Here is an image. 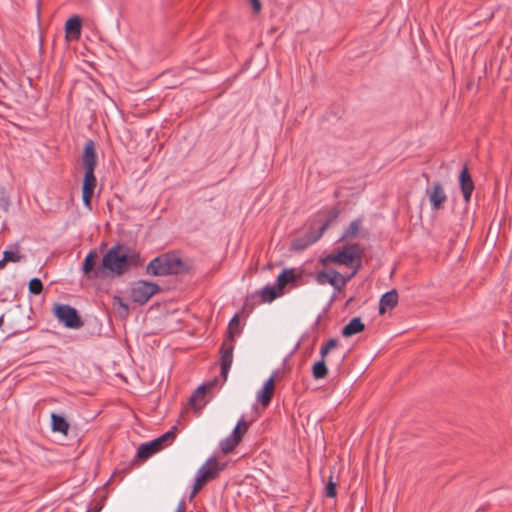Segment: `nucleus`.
Returning a JSON list of instances; mask_svg holds the SVG:
<instances>
[{
  "instance_id": "f257e3e1",
  "label": "nucleus",
  "mask_w": 512,
  "mask_h": 512,
  "mask_svg": "<svg viewBox=\"0 0 512 512\" xmlns=\"http://www.w3.org/2000/svg\"><path fill=\"white\" fill-rule=\"evenodd\" d=\"M139 260L138 253L125 245L116 244L102 258L103 276L120 277L130 271L132 267H137Z\"/></svg>"
},
{
  "instance_id": "f03ea898",
  "label": "nucleus",
  "mask_w": 512,
  "mask_h": 512,
  "mask_svg": "<svg viewBox=\"0 0 512 512\" xmlns=\"http://www.w3.org/2000/svg\"><path fill=\"white\" fill-rule=\"evenodd\" d=\"M339 216V210L337 208H330L327 210L320 211L314 222L318 224L317 231L312 229L305 233L303 236L295 237L291 242V248L295 251H303L310 245L318 241L324 234L326 229L333 223Z\"/></svg>"
},
{
  "instance_id": "7ed1b4c3",
  "label": "nucleus",
  "mask_w": 512,
  "mask_h": 512,
  "mask_svg": "<svg viewBox=\"0 0 512 512\" xmlns=\"http://www.w3.org/2000/svg\"><path fill=\"white\" fill-rule=\"evenodd\" d=\"M187 270V265L173 252L155 257L146 266V273L152 276L177 275Z\"/></svg>"
},
{
  "instance_id": "20e7f679",
  "label": "nucleus",
  "mask_w": 512,
  "mask_h": 512,
  "mask_svg": "<svg viewBox=\"0 0 512 512\" xmlns=\"http://www.w3.org/2000/svg\"><path fill=\"white\" fill-rule=\"evenodd\" d=\"M239 319L238 316L235 315L228 325L227 336L225 337L221 347H220V366H221V376L224 381L227 380L229 370L233 361V351H234V337L235 335L240 334L239 329Z\"/></svg>"
},
{
  "instance_id": "39448f33",
  "label": "nucleus",
  "mask_w": 512,
  "mask_h": 512,
  "mask_svg": "<svg viewBox=\"0 0 512 512\" xmlns=\"http://www.w3.org/2000/svg\"><path fill=\"white\" fill-rule=\"evenodd\" d=\"M53 312L58 321L69 329H79L84 325L78 311L68 304H56Z\"/></svg>"
},
{
  "instance_id": "423d86ee",
  "label": "nucleus",
  "mask_w": 512,
  "mask_h": 512,
  "mask_svg": "<svg viewBox=\"0 0 512 512\" xmlns=\"http://www.w3.org/2000/svg\"><path fill=\"white\" fill-rule=\"evenodd\" d=\"M160 291L158 284L145 280H138L131 284V300L138 304H145L152 296Z\"/></svg>"
},
{
  "instance_id": "0eeeda50",
  "label": "nucleus",
  "mask_w": 512,
  "mask_h": 512,
  "mask_svg": "<svg viewBox=\"0 0 512 512\" xmlns=\"http://www.w3.org/2000/svg\"><path fill=\"white\" fill-rule=\"evenodd\" d=\"M425 194L428 197L432 211L444 209L448 197L443 185L439 181H435L429 185L425 190Z\"/></svg>"
},
{
  "instance_id": "6e6552de",
  "label": "nucleus",
  "mask_w": 512,
  "mask_h": 512,
  "mask_svg": "<svg viewBox=\"0 0 512 512\" xmlns=\"http://www.w3.org/2000/svg\"><path fill=\"white\" fill-rule=\"evenodd\" d=\"M337 252L340 265L351 266L354 262H357L358 267H360L363 250L358 244L345 245Z\"/></svg>"
},
{
  "instance_id": "1a4fd4ad",
  "label": "nucleus",
  "mask_w": 512,
  "mask_h": 512,
  "mask_svg": "<svg viewBox=\"0 0 512 512\" xmlns=\"http://www.w3.org/2000/svg\"><path fill=\"white\" fill-rule=\"evenodd\" d=\"M98 258V253L95 249L90 250L88 254L85 256L82 263V271L83 274L88 279H97L102 278L103 269L101 268V263L99 265L96 264Z\"/></svg>"
},
{
  "instance_id": "9d476101",
  "label": "nucleus",
  "mask_w": 512,
  "mask_h": 512,
  "mask_svg": "<svg viewBox=\"0 0 512 512\" xmlns=\"http://www.w3.org/2000/svg\"><path fill=\"white\" fill-rule=\"evenodd\" d=\"M97 186V179L94 172H85L82 182V200L83 204L89 210L92 209V198L95 188Z\"/></svg>"
},
{
  "instance_id": "9b49d317",
  "label": "nucleus",
  "mask_w": 512,
  "mask_h": 512,
  "mask_svg": "<svg viewBox=\"0 0 512 512\" xmlns=\"http://www.w3.org/2000/svg\"><path fill=\"white\" fill-rule=\"evenodd\" d=\"M97 165V154L95 148V142L91 139L87 140L84 145L82 154V166L85 172H95Z\"/></svg>"
},
{
  "instance_id": "f8f14e48",
  "label": "nucleus",
  "mask_w": 512,
  "mask_h": 512,
  "mask_svg": "<svg viewBox=\"0 0 512 512\" xmlns=\"http://www.w3.org/2000/svg\"><path fill=\"white\" fill-rule=\"evenodd\" d=\"M459 186L461 193L463 195V199L466 203H469L471 200L472 193L475 189V185L473 179L470 175L467 164H465L459 174Z\"/></svg>"
},
{
  "instance_id": "ddd939ff",
  "label": "nucleus",
  "mask_w": 512,
  "mask_h": 512,
  "mask_svg": "<svg viewBox=\"0 0 512 512\" xmlns=\"http://www.w3.org/2000/svg\"><path fill=\"white\" fill-rule=\"evenodd\" d=\"M282 291L278 286H265L261 290L256 291L251 296L247 297L245 305H248L250 300L260 297L262 302H272L275 300L278 296L282 295Z\"/></svg>"
},
{
  "instance_id": "4468645a",
  "label": "nucleus",
  "mask_w": 512,
  "mask_h": 512,
  "mask_svg": "<svg viewBox=\"0 0 512 512\" xmlns=\"http://www.w3.org/2000/svg\"><path fill=\"white\" fill-rule=\"evenodd\" d=\"M275 391V377L272 375L265 381L263 387L257 392V401L267 407L271 403Z\"/></svg>"
},
{
  "instance_id": "2eb2a0df",
  "label": "nucleus",
  "mask_w": 512,
  "mask_h": 512,
  "mask_svg": "<svg viewBox=\"0 0 512 512\" xmlns=\"http://www.w3.org/2000/svg\"><path fill=\"white\" fill-rule=\"evenodd\" d=\"M222 470L215 457L209 458L197 471L208 481L215 479L218 473Z\"/></svg>"
},
{
  "instance_id": "dca6fc26",
  "label": "nucleus",
  "mask_w": 512,
  "mask_h": 512,
  "mask_svg": "<svg viewBox=\"0 0 512 512\" xmlns=\"http://www.w3.org/2000/svg\"><path fill=\"white\" fill-rule=\"evenodd\" d=\"M398 304V292L392 289L384 293L379 301V314H384L388 309H393Z\"/></svg>"
},
{
  "instance_id": "f3484780",
  "label": "nucleus",
  "mask_w": 512,
  "mask_h": 512,
  "mask_svg": "<svg viewBox=\"0 0 512 512\" xmlns=\"http://www.w3.org/2000/svg\"><path fill=\"white\" fill-rule=\"evenodd\" d=\"M160 450L162 449L160 448V446H158L157 441H155L154 439L148 443H144L139 446L135 459H138L140 461H146Z\"/></svg>"
},
{
  "instance_id": "a211bd4d",
  "label": "nucleus",
  "mask_w": 512,
  "mask_h": 512,
  "mask_svg": "<svg viewBox=\"0 0 512 512\" xmlns=\"http://www.w3.org/2000/svg\"><path fill=\"white\" fill-rule=\"evenodd\" d=\"M81 26L82 21L81 18L77 15L70 17L65 23V32L67 38L70 39H79L81 35Z\"/></svg>"
},
{
  "instance_id": "6ab92c4d",
  "label": "nucleus",
  "mask_w": 512,
  "mask_h": 512,
  "mask_svg": "<svg viewBox=\"0 0 512 512\" xmlns=\"http://www.w3.org/2000/svg\"><path fill=\"white\" fill-rule=\"evenodd\" d=\"M51 428L54 432H59L63 435H67L70 425L66 418L60 414L52 413L51 414Z\"/></svg>"
},
{
  "instance_id": "aec40b11",
  "label": "nucleus",
  "mask_w": 512,
  "mask_h": 512,
  "mask_svg": "<svg viewBox=\"0 0 512 512\" xmlns=\"http://www.w3.org/2000/svg\"><path fill=\"white\" fill-rule=\"evenodd\" d=\"M365 329L364 324L362 323L359 317L352 318L348 324L344 326L342 329V335L344 337H351L357 333L362 332Z\"/></svg>"
},
{
  "instance_id": "412c9836",
  "label": "nucleus",
  "mask_w": 512,
  "mask_h": 512,
  "mask_svg": "<svg viewBox=\"0 0 512 512\" xmlns=\"http://www.w3.org/2000/svg\"><path fill=\"white\" fill-rule=\"evenodd\" d=\"M298 279L294 269H284L277 277V286L283 292L285 286L289 283L295 282Z\"/></svg>"
},
{
  "instance_id": "4be33fe9",
  "label": "nucleus",
  "mask_w": 512,
  "mask_h": 512,
  "mask_svg": "<svg viewBox=\"0 0 512 512\" xmlns=\"http://www.w3.org/2000/svg\"><path fill=\"white\" fill-rule=\"evenodd\" d=\"M206 393V386L205 385H202V386H199L195 392L191 395V397L189 398V405L196 411H200L203 406L205 405V402H202V403H197L198 399L199 398H202Z\"/></svg>"
},
{
  "instance_id": "5701e85b",
  "label": "nucleus",
  "mask_w": 512,
  "mask_h": 512,
  "mask_svg": "<svg viewBox=\"0 0 512 512\" xmlns=\"http://www.w3.org/2000/svg\"><path fill=\"white\" fill-rule=\"evenodd\" d=\"M328 375L326 360L320 359L312 366V376L315 380L324 379Z\"/></svg>"
},
{
  "instance_id": "b1692460",
  "label": "nucleus",
  "mask_w": 512,
  "mask_h": 512,
  "mask_svg": "<svg viewBox=\"0 0 512 512\" xmlns=\"http://www.w3.org/2000/svg\"><path fill=\"white\" fill-rule=\"evenodd\" d=\"M176 432L177 427L173 426L171 430L156 438L155 441H157L158 446H160V448L163 449L165 445L171 444L174 441L176 437Z\"/></svg>"
},
{
  "instance_id": "393cba45",
  "label": "nucleus",
  "mask_w": 512,
  "mask_h": 512,
  "mask_svg": "<svg viewBox=\"0 0 512 512\" xmlns=\"http://www.w3.org/2000/svg\"><path fill=\"white\" fill-rule=\"evenodd\" d=\"M360 226H361V220L360 219L353 220L349 224V226L345 230V232L343 233L341 239H352V238H355L358 235V233H359Z\"/></svg>"
},
{
  "instance_id": "a878e982",
  "label": "nucleus",
  "mask_w": 512,
  "mask_h": 512,
  "mask_svg": "<svg viewBox=\"0 0 512 512\" xmlns=\"http://www.w3.org/2000/svg\"><path fill=\"white\" fill-rule=\"evenodd\" d=\"M334 275V269L332 268L327 270H321L316 273L315 280L320 285L330 284L331 279H333Z\"/></svg>"
},
{
  "instance_id": "bb28decb",
  "label": "nucleus",
  "mask_w": 512,
  "mask_h": 512,
  "mask_svg": "<svg viewBox=\"0 0 512 512\" xmlns=\"http://www.w3.org/2000/svg\"><path fill=\"white\" fill-rule=\"evenodd\" d=\"M240 443L236 438H233V436L229 435L224 440L221 441L220 447L224 454L231 453L235 447Z\"/></svg>"
},
{
  "instance_id": "cd10ccee",
  "label": "nucleus",
  "mask_w": 512,
  "mask_h": 512,
  "mask_svg": "<svg viewBox=\"0 0 512 512\" xmlns=\"http://www.w3.org/2000/svg\"><path fill=\"white\" fill-rule=\"evenodd\" d=\"M209 481L204 478L202 475L196 473L195 483L193 486V490L190 495V499H193L196 494L208 483Z\"/></svg>"
},
{
  "instance_id": "c85d7f7f",
  "label": "nucleus",
  "mask_w": 512,
  "mask_h": 512,
  "mask_svg": "<svg viewBox=\"0 0 512 512\" xmlns=\"http://www.w3.org/2000/svg\"><path fill=\"white\" fill-rule=\"evenodd\" d=\"M334 276L331 279L330 285L336 290L341 291L345 287V280H343V275L334 269Z\"/></svg>"
},
{
  "instance_id": "c756f323",
  "label": "nucleus",
  "mask_w": 512,
  "mask_h": 512,
  "mask_svg": "<svg viewBox=\"0 0 512 512\" xmlns=\"http://www.w3.org/2000/svg\"><path fill=\"white\" fill-rule=\"evenodd\" d=\"M29 292L38 295L43 291V283L39 278H32L28 284Z\"/></svg>"
},
{
  "instance_id": "7c9ffc66",
  "label": "nucleus",
  "mask_w": 512,
  "mask_h": 512,
  "mask_svg": "<svg viewBox=\"0 0 512 512\" xmlns=\"http://www.w3.org/2000/svg\"><path fill=\"white\" fill-rule=\"evenodd\" d=\"M324 493L329 498H335L337 496V484L332 481V476L325 486Z\"/></svg>"
},
{
  "instance_id": "2f4dec72",
  "label": "nucleus",
  "mask_w": 512,
  "mask_h": 512,
  "mask_svg": "<svg viewBox=\"0 0 512 512\" xmlns=\"http://www.w3.org/2000/svg\"><path fill=\"white\" fill-rule=\"evenodd\" d=\"M3 257H4V261H8V262H19L23 256L20 255L17 251H10V250H5L3 252Z\"/></svg>"
},
{
  "instance_id": "473e14b6",
  "label": "nucleus",
  "mask_w": 512,
  "mask_h": 512,
  "mask_svg": "<svg viewBox=\"0 0 512 512\" xmlns=\"http://www.w3.org/2000/svg\"><path fill=\"white\" fill-rule=\"evenodd\" d=\"M319 262L324 267H326L329 263H337V264H339L338 252L331 253V254L326 255L325 257H322L319 260Z\"/></svg>"
},
{
  "instance_id": "72a5a7b5",
  "label": "nucleus",
  "mask_w": 512,
  "mask_h": 512,
  "mask_svg": "<svg viewBox=\"0 0 512 512\" xmlns=\"http://www.w3.org/2000/svg\"><path fill=\"white\" fill-rule=\"evenodd\" d=\"M10 199L5 192L0 193V212L6 213L9 210Z\"/></svg>"
},
{
  "instance_id": "f704fd0d",
  "label": "nucleus",
  "mask_w": 512,
  "mask_h": 512,
  "mask_svg": "<svg viewBox=\"0 0 512 512\" xmlns=\"http://www.w3.org/2000/svg\"><path fill=\"white\" fill-rule=\"evenodd\" d=\"M249 425H250V423H249V422H247V421L244 419V417L242 416V417L238 420V422H237V424H236V426H235V427H239L240 431H242V433H244V434H245V433L247 432L248 428H249Z\"/></svg>"
},
{
  "instance_id": "c9c22d12",
  "label": "nucleus",
  "mask_w": 512,
  "mask_h": 512,
  "mask_svg": "<svg viewBox=\"0 0 512 512\" xmlns=\"http://www.w3.org/2000/svg\"><path fill=\"white\" fill-rule=\"evenodd\" d=\"M249 2L251 4V6H252L253 12L255 14L260 13V11L262 9L261 1L260 0H249Z\"/></svg>"
},
{
  "instance_id": "e433bc0d",
  "label": "nucleus",
  "mask_w": 512,
  "mask_h": 512,
  "mask_svg": "<svg viewBox=\"0 0 512 512\" xmlns=\"http://www.w3.org/2000/svg\"><path fill=\"white\" fill-rule=\"evenodd\" d=\"M324 346L331 351L332 349L339 346V340L336 338H331L324 344Z\"/></svg>"
},
{
  "instance_id": "4c0bfd02",
  "label": "nucleus",
  "mask_w": 512,
  "mask_h": 512,
  "mask_svg": "<svg viewBox=\"0 0 512 512\" xmlns=\"http://www.w3.org/2000/svg\"><path fill=\"white\" fill-rule=\"evenodd\" d=\"M230 435L233 436V438H236L238 441L241 442V440L244 436V433H242V431H240L239 427H235Z\"/></svg>"
},
{
  "instance_id": "58836bf2",
  "label": "nucleus",
  "mask_w": 512,
  "mask_h": 512,
  "mask_svg": "<svg viewBox=\"0 0 512 512\" xmlns=\"http://www.w3.org/2000/svg\"><path fill=\"white\" fill-rule=\"evenodd\" d=\"M359 268L360 267H358V265H356V268L354 269V271L352 273H350L349 275H343V280H345V286L357 274Z\"/></svg>"
},
{
  "instance_id": "ea45409f",
  "label": "nucleus",
  "mask_w": 512,
  "mask_h": 512,
  "mask_svg": "<svg viewBox=\"0 0 512 512\" xmlns=\"http://www.w3.org/2000/svg\"><path fill=\"white\" fill-rule=\"evenodd\" d=\"M330 350L327 349V347H325L324 345H322V347L320 348V356H321V359L325 360V358L327 357V355L329 354Z\"/></svg>"
},
{
  "instance_id": "a19ab883",
  "label": "nucleus",
  "mask_w": 512,
  "mask_h": 512,
  "mask_svg": "<svg viewBox=\"0 0 512 512\" xmlns=\"http://www.w3.org/2000/svg\"><path fill=\"white\" fill-rule=\"evenodd\" d=\"M118 300H119L120 307L124 310L125 315H127L128 311H129L128 305L123 303L121 298H118Z\"/></svg>"
},
{
  "instance_id": "79ce46f5",
  "label": "nucleus",
  "mask_w": 512,
  "mask_h": 512,
  "mask_svg": "<svg viewBox=\"0 0 512 512\" xmlns=\"http://www.w3.org/2000/svg\"><path fill=\"white\" fill-rule=\"evenodd\" d=\"M175 512H186V506L184 501H181Z\"/></svg>"
},
{
  "instance_id": "37998d69",
  "label": "nucleus",
  "mask_w": 512,
  "mask_h": 512,
  "mask_svg": "<svg viewBox=\"0 0 512 512\" xmlns=\"http://www.w3.org/2000/svg\"><path fill=\"white\" fill-rule=\"evenodd\" d=\"M8 261H4V257L0 260V270L4 269Z\"/></svg>"
},
{
  "instance_id": "c03bdc74",
  "label": "nucleus",
  "mask_w": 512,
  "mask_h": 512,
  "mask_svg": "<svg viewBox=\"0 0 512 512\" xmlns=\"http://www.w3.org/2000/svg\"><path fill=\"white\" fill-rule=\"evenodd\" d=\"M4 324V315L0 316V327Z\"/></svg>"
},
{
  "instance_id": "a18cd8bd",
  "label": "nucleus",
  "mask_w": 512,
  "mask_h": 512,
  "mask_svg": "<svg viewBox=\"0 0 512 512\" xmlns=\"http://www.w3.org/2000/svg\"><path fill=\"white\" fill-rule=\"evenodd\" d=\"M40 4H41V0H38V4H37L38 13L40 12Z\"/></svg>"
},
{
  "instance_id": "49530a36",
  "label": "nucleus",
  "mask_w": 512,
  "mask_h": 512,
  "mask_svg": "<svg viewBox=\"0 0 512 512\" xmlns=\"http://www.w3.org/2000/svg\"><path fill=\"white\" fill-rule=\"evenodd\" d=\"M423 177H425V178L427 179V181L429 180V176H428V174L423 173Z\"/></svg>"
},
{
  "instance_id": "de8ad7c7",
  "label": "nucleus",
  "mask_w": 512,
  "mask_h": 512,
  "mask_svg": "<svg viewBox=\"0 0 512 512\" xmlns=\"http://www.w3.org/2000/svg\"><path fill=\"white\" fill-rule=\"evenodd\" d=\"M344 358H345V355H343V356L341 357V360H340V362H341V363L344 361Z\"/></svg>"
}]
</instances>
